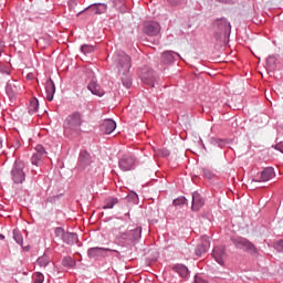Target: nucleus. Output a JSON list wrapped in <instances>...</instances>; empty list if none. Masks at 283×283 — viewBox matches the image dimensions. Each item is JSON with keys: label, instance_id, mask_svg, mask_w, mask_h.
Returning <instances> with one entry per match:
<instances>
[{"label": "nucleus", "instance_id": "1", "mask_svg": "<svg viewBox=\"0 0 283 283\" xmlns=\"http://www.w3.org/2000/svg\"><path fill=\"white\" fill-rule=\"evenodd\" d=\"M81 125H83V115L78 112L70 114L64 122V132L66 134H78L81 132Z\"/></svg>", "mask_w": 283, "mask_h": 283}, {"label": "nucleus", "instance_id": "2", "mask_svg": "<svg viewBox=\"0 0 283 283\" xmlns=\"http://www.w3.org/2000/svg\"><path fill=\"white\" fill-rule=\"evenodd\" d=\"M114 65L119 74H127L132 69V57L124 52L115 53L113 56Z\"/></svg>", "mask_w": 283, "mask_h": 283}, {"label": "nucleus", "instance_id": "3", "mask_svg": "<svg viewBox=\"0 0 283 283\" xmlns=\"http://www.w3.org/2000/svg\"><path fill=\"white\" fill-rule=\"evenodd\" d=\"M25 164L15 161L11 170V178L15 185H22L25 181Z\"/></svg>", "mask_w": 283, "mask_h": 283}, {"label": "nucleus", "instance_id": "4", "mask_svg": "<svg viewBox=\"0 0 283 283\" xmlns=\"http://www.w3.org/2000/svg\"><path fill=\"white\" fill-rule=\"evenodd\" d=\"M45 158H48V151H45V147H43V145H36L35 151L31 157V164L35 165V167H41Z\"/></svg>", "mask_w": 283, "mask_h": 283}, {"label": "nucleus", "instance_id": "5", "mask_svg": "<svg viewBox=\"0 0 283 283\" xmlns=\"http://www.w3.org/2000/svg\"><path fill=\"white\" fill-rule=\"evenodd\" d=\"M212 258L213 260H216V262H218V264L224 266V262L227 261L228 258L227 248H224L223 245L214 247V249L212 250Z\"/></svg>", "mask_w": 283, "mask_h": 283}, {"label": "nucleus", "instance_id": "6", "mask_svg": "<svg viewBox=\"0 0 283 283\" xmlns=\"http://www.w3.org/2000/svg\"><path fill=\"white\" fill-rule=\"evenodd\" d=\"M144 34H147V36H158V34H160V23L146 21L144 23Z\"/></svg>", "mask_w": 283, "mask_h": 283}, {"label": "nucleus", "instance_id": "7", "mask_svg": "<svg viewBox=\"0 0 283 283\" xmlns=\"http://www.w3.org/2000/svg\"><path fill=\"white\" fill-rule=\"evenodd\" d=\"M210 247H211V241L209 240V237L202 235L201 243H199L195 250L197 258L205 255V253H207V251H209Z\"/></svg>", "mask_w": 283, "mask_h": 283}, {"label": "nucleus", "instance_id": "8", "mask_svg": "<svg viewBox=\"0 0 283 283\" xmlns=\"http://www.w3.org/2000/svg\"><path fill=\"white\" fill-rule=\"evenodd\" d=\"M135 163L136 159H134V157L130 155H124L122 160H119V169L122 171H132V169H134Z\"/></svg>", "mask_w": 283, "mask_h": 283}, {"label": "nucleus", "instance_id": "9", "mask_svg": "<svg viewBox=\"0 0 283 283\" xmlns=\"http://www.w3.org/2000/svg\"><path fill=\"white\" fill-rule=\"evenodd\" d=\"M232 242L237 249H242L243 251H253L255 249L253 243L249 242L247 239H232Z\"/></svg>", "mask_w": 283, "mask_h": 283}, {"label": "nucleus", "instance_id": "10", "mask_svg": "<svg viewBox=\"0 0 283 283\" xmlns=\"http://www.w3.org/2000/svg\"><path fill=\"white\" fill-rule=\"evenodd\" d=\"M105 251H111L113 253H116L117 255H120V252H118L117 250H112L109 248H90L87 251L88 258H96L98 255H103Z\"/></svg>", "mask_w": 283, "mask_h": 283}, {"label": "nucleus", "instance_id": "11", "mask_svg": "<svg viewBox=\"0 0 283 283\" xmlns=\"http://www.w3.org/2000/svg\"><path fill=\"white\" fill-rule=\"evenodd\" d=\"M6 92L9 96V98H14V96H17L18 92H21V86H19V83L12 81V82H8L7 86H6Z\"/></svg>", "mask_w": 283, "mask_h": 283}, {"label": "nucleus", "instance_id": "12", "mask_svg": "<svg viewBox=\"0 0 283 283\" xmlns=\"http://www.w3.org/2000/svg\"><path fill=\"white\" fill-rule=\"evenodd\" d=\"M205 207V199L200 196L198 192L192 193V206L191 209L192 211H200Z\"/></svg>", "mask_w": 283, "mask_h": 283}, {"label": "nucleus", "instance_id": "13", "mask_svg": "<svg viewBox=\"0 0 283 283\" xmlns=\"http://www.w3.org/2000/svg\"><path fill=\"white\" fill-rule=\"evenodd\" d=\"M273 178H275V170L272 167H268L261 172V179L256 180V182H269Z\"/></svg>", "mask_w": 283, "mask_h": 283}, {"label": "nucleus", "instance_id": "14", "mask_svg": "<svg viewBox=\"0 0 283 283\" xmlns=\"http://www.w3.org/2000/svg\"><path fill=\"white\" fill-rule=\"evenodd\" d=\"M87 12H91V14H103L107 12V4L105 3H97L92 4L88 8H86Z\"/></svg>", "mask_w": 283, "mask_h": 283}, {"label": "nucleus", "instance_id": "15", "mask_svg": "<svg viewBox=\"0 0 283 283\" xmlns=\"http://www.w3.org/2000/svg\"><path fill=\"white\" fill-rule=\"evenodd\" d=\"M87 90L95 96H104V94H105V91H103V88H101L98 83H96V80H91V82L87 85Z\"/></svg>", "mask_w": 283, "mask_h": 283}, {"label": "nucleus", "instance_id": "16", "mask_svg": "<svg viewBox=\"0 0 283 283\" xmlns=\"http://www.w3.org/2000/svg\"><path fill=\"white\" fill-rule=\"evenodd\" d=\"M214 25L221 30V33L227 35V32H231V24L227 22V19H219L214 22Z\"/></svg>", "mask_w": 283, "mask_h": 283}, {"label": "nucleus", "instance_id": "17", "mask_svg": "<svg viewBox=\"0 0 283 283\" xmlns=\"http://www.w3.org/2000/svg\"><path fill=\"white\" fill-rule=\"evenodd\" d=\"M55 92H56V86L54 85V82L52 80L46 81V84H45L46 99L54 101Z\"/></svg>", "mask_w": 283, "mask_h": 283}, {"label": "nucleus", "instance_id": "18", "mask_svg": "<svg viewBox=\"0 0 283 283\" xmlns=\"http://www.w3.org/2000/svg\"><path fill=\"white\" fill-rule=\"evenodd\" d=\"M102 132L112 134L116 129V122L114 119H105L102 124Z\"/></svg>", "mask_w": 283, "mask_h": 283}, {"label": "nucleus", "instance_id": "19", "mask_svg": "<svg viewBox=\"0 0 283 283\" xmlns=\"http://www.w3.org/2000/svg\"><path fill=\"white\" fill-rule=\"evenodd\" d=\"M174 54H176V56H180V54L174 51H165L161 55L163 63H174V60H175Z\"/></svg>", "mask_w": 283, "mask_h": 283}, {"label": "nucleus", "instance_id": "20", "mask_svg": "<svg viewBox=\"0 0 283 283\" xmlns=\"http://www.w3.org/2000/svg\"><path fill=\"white\" fill-rule=\"evenodd\" d=\"M39 112V99L32 97L29 104V114H36Z\"/></svg>", "mask_w": 283, "mask_h": 283}, {"label": "nucleus", "instance_id": "21", "mask_svg": "<svg viewBox=\"0 0 283 283\" xmlns=\"http://www.w3.org/2000/svg\"><path fill=\"white\" fill-rule=\"evenodd\" d=\"M63 242H66V244H74V242H76V240H78V235L76 233H70L66 232L64 234V239H62Z\"/></svg>", "mask_w": 283, "mask_h": 283}, {"label": "nucleus", "instance_id": "22", "mask_svg": "<svg viewBox=\"0 0 283 283\" xmlns=\"http://www.w3.org/2000/svg\"><path fill=\"white\" fill-rule=\"evenodd\" d=\"M175 271L178 273V275H180V277H188L189 275V269H187L185 265H177Z\"/></svg>", "mask_w": 283, "mask_h": 283}, {"label": "nucleus", "instance_id": "23", "mask_svg": "<svg viewBox=\"0 0 283 283\" xmlns=\"http://www.w3.org/2000/svg\"><path fill=\"white\" fill-rule=\"evenodd\" d=\"M36 264H38V266L45 269V266H48V264H50V256H48L46 254L40 256L36 261Z\"/></svg>", "mask_w": 283, "mask_h": 283}, {"label": "nucleus", "instance_id": "24", "mask_svg": "<svg viewBox=\"0 0 283 283\" xmlns=\"http://www.w3.org/2000/svg\"><path fill=\"white\" fill-rule=\"evenodd\" d=\"M115 205H118V199L111 197L105 200V205H104L103 209H114Z\"/></svg>", "mask_w": 283, "mask_h": 283}, {"label": "nucleus", "instance_id": "25", "mask_svg": "<svg viewBox=\"0 0 283 283\" xmlns=\"http://www.w3.org/2000/svg\"><path fill=\"white\" fill-rule=\"evenodd\" d=\"M129 233H130L132 241L133 240H140L143 229L136 228V229L129 230Z\"/></svg>", "mask_w": 283, "mask_h": 283}, {"label": "nucleus", "instance_id": "26", "mask_svg": "<svg viewBox=\"0 0 283 283\" xmlns=\"http://www.w3.org/2000/svg\"><path fill=\"white\" fill-rule=\"evenodd\" d=\"M13 240H15L18 244L23 245V235H21L20 231H13Z\"/></svg>", "mask_w": 283, "mask_h": 283}, {"label": "nucleus", "instance_id": "27", "mask_svg": "<svg viewBox=\"0 0 283 283\" xmlns=\"http://www.w3.org/2000/svg\"><path fill=\"white\" fill-rule=\"evenodd\" d=\"M33 277L35 283H43L45 281V276L41 272H35Z\"/></svg>", "mask_w": 283, "mask_h": 283}, {"label": "nucleus", "instance_id": "28", "mask_svg": "<svg viewBox=\"0 0 283 283\" xmlns=\"http://www.w3.org/2000/svg\"><path fill=\"white\" fill-rule=\"evenodd\" d=\"M81 52H83V54H91V52H94V46L84 44L81 46Z\"/></svg>", "mask_w": 283, "mask_h": 283}, {"label": "nucleus", "instance_id": "29", "mask_svg": "<svg viewBox=\"0 0 283 283\" xmlns=\"http://www.w3.org/2000/svg\"><path fill=\"white\" fill-rule=\"evenodd\" d=\"M187 202V199L185 197H179L172 201V205L175 207H180L181 205H185Z\"/></svg>", "mask_w": 283, "mask_h": 283}, {"label": "nucleus", "instance_id": "30", "mask_svg": "<svg viewBox=\"0 0 283 283\" xmlns=\"http://www.w3.org/2000/svg\"><path fill=\"white\" fill-rule=\"evenodd\" d=\"M66 233L67 232H65V230L63 228L55 229V235H56V238H61V240H63L65 238Z\"/></svg>", "mask_w": 283, "mask_h": 283}, {"label": "nucleus", "instance_id": "31", "mask_svg": "<svg viewBox=\"0 0 283 283\" xmlns=\"http://www.w3.org/2000/svg\"><path fill=\"white\" fill-rule=\"evenodd\" d=\"M119 238H120V240H128V241H132V234L129 233V231H127V232H120V233H119Z\"/></svg>", "mask_w": 283, "mask_h": 283}, {"label": "nucleus", "instance_id": "32", "mask_svg": "<svg viewBox=\"0 0 283 283\" xmlns=\"http://www.w3.org/2000/svg\"><path fill=\"white\" fill-rule=\"evenodd\" d=\"M124 87L130 88L132 87V78L130 77H123L122 80Z\"/></svg>", "mask_w": 283, "mask_h": 283}, {"label": "nucleus", "instance_id": "33", "mask_svg": "<svg viewBox=\"0 0 283 283\" xmlns=\"http://www.w3.org/2000/svg\"><path fill=\"white\" fill-rule=\"evenodd\" d=\"M63 265L64 266H74V261L72 260V258H65L63 260Z\"/></svg>", "mask_w": 283, "mask_h": 283}, {"label": "nucleus", "instance_id": "34", "mask_svg": "<svg viewBox=\"0 0 283 283\" xmlns=\"http://www.w3.org/2000/svg\"><path fill=\"white\" fill-rule=\"evenodd\" d=\"M203 176H206V178H208L209 180H211V178H213V172H211V170L205 168V169H203Z\"/></svg>", "mask_w": 283, "mask_h": 283}, {"label": "nucleus", "instance_id": "35", "mask_svg": "<svg viewBox=\"0 0 283 283\" xmlns=\"http://www.w3.org/2000/svg\"><path fill=\"white\" fill-rule=\"evenodd\" d=\"M274 149H276V151H281V154H283V142L274 145Z\"/></svg>", "mask_w": 283, "mask_h": 283}, {"label": "nucleus", "instance_id": "36", "mask_svg": "<svg viewBox=\"0 0 283 283\" xmlns=\"http://www.w3.org/2000/svg\"><path fill=\"white\" fill-rule=\"evenodd\" d=\"M275 249L277 251H283V240H280L275 243Z\"/></svg>", "mask_w": 283, "mask_h": 283}, {"label": "nucleus", "instance_id": "37", "mask_svg": "<svg viewBox=\"0 0 283 283\" xmlns=\"http://www.w3.org/2000/svg\"><path fill=\"white\" fill-rule=\"evenodd\" d=\"M195 282L196 283H209V282H207V281H205L202 277H200V276H195Z\"/></svg>", "mask_w": 283, "mask_h": 283}, {"label": "nucleus", "instance_id": "38", "mask_svg": "<svg viewBox=\"0 0 283 283\" xmlns=\"http://www.w3.org/2000/svg\"><path fill=\"white\" fill-rule=\"evenodd\" d=\"M172 6H179L180 0H168Z\"/></svg>", "mask_w": 283, "mask_h": 283}, {"label": "nucleus", "instance_id": "39", "mask_svg": "<svg viewBox=\"0 0 283 283\" xmlns=\"http://www.w3.org/2000/svg\"><path fill=\"white\" fill-rule=\"evenodd\" d=\"M6 48V45L3 44V42L0 40V54L1 52H3V49Z\"/></svg>", "mask_w": 283, "mask_h": 283}, {"label": "nucleus", "instance_id": "40", "mask_svg": "<svg viewBox=\"0 0 283 283\" xmlns=\"http://www.w3.org/2000/svg\"><path fill=\"white\" fill-rule=\"evenodd\" d=\"M82 157H83V158H90V154L83 153V154H82Z\"/></svg>", "mask_w": 283, "mask_h": 283}, {"label": "nucleus", "instance_id": "41", "mask_svg": "<svg viewBox=\"0 0 283 283\" xmlns=\"http://www.w3.org/2000/svg\"><path fill=\"white\" fill-rule=\"evenodd\" d=\"M2 72H4V74H10V69H4Z\"/></svg>", "mask_w": 283, "mask_h": 283}, {"label": "nucleus", "instance_id": "42", "mask_svg": "<svg viewBox=\"0 0 283 283\" xmlns=\"http://www.w3.org/2000/svg\"><path fill=\"white\" fill-rule=\"evenodd\" d=\"M0 240H6V237L3 234H0Z\"/></svg>", "mask_w": 283, "mask_h": 283}, {"label": "nucleus", "instance_id": "43", "mask_svg": "<svg viewBox=\"0 0 283 283\" xmlns=\"http://www.w3.org/2000/svg\"><path fill=\"white\" fill-rule=\"evenodd\" d=\"M1 147H3V142L0 138V149H1Z\"/></svg>", "mask_w": 283, "mask_h": 283}, {"label": "nucleus", "instance_id": "44", "mask_svg": "<svg viewBox=\"0 0 283 283\" xmlns=\"http://www.w3.org/2000/svg\"><path fill=\"white\" fill-rule=\"evenodd\" d=\"M71 3H76V0H70Z\"/></svg>", "mask_w": 283, "mask_h": 283}]
</instances>
